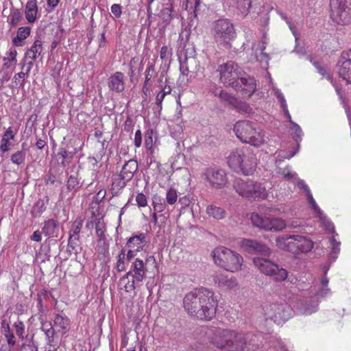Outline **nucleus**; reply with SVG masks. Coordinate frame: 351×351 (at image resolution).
Listing matches in <instances>:
<instances>
[{"label":"nucleus","instance_id":"nucleus-26","mask_svg":"<svg viewBox=\"0 0 351 351\" xmlns=\"http://www.w3.org/2000/svg\"><path fill=\"white\" fill-rule=\"evenodd\" d=\"M43 47L42 41L36 40L33 45L27 51L25 56V61L28 60H36L39 56H41Z\"/></svg>","mask_w":351,"mask_h":351},{"label":"nucleus","instance_id":"nucleus-53","mask_svg":"<svg viewBox=\"0 0 351 351\" xmlns=\"http://www.w3.org/2000/svg\"><path fill=\"white\" fill-rule=\"evenodd\" d=\"M136 283H137L136 280H134V278H132V280H130L128 278V280H126L123 283L121 284H125L124 290L128 293H130L134 291L136 288Z\"/></svg>","mask_w":351,"mask_h":351},{"label":"nucleus","instance_id":"nucleus-39","mask_svg":"<svg viewBox=\"0 0 351 351\" xmlns=\"http://www.w3.org/2000/svg\"><path fill=\"white\" fill-rule=\"evenodd\" d=\"M73 153L67 152L65 149L61 148L58 153V156L62 158L60 165L66 167L73 158Z\"/></svg>","mask_w":351,"mask_h":351},{"label":"nucleus","instance_id":"nucleus-36","mask_svg":"<svg viewBox=\"0 0 351 351\" xmlns=\"http://www.w3.org/2000/svg\"><path fill=\"white\" fill-rule=\"evenodd\" d=\"M274 95L278 99V100L280 103V105H281V108L283 109V110L286 114V117L291 122V121H292L291 117L289 112L287 103H286V101H285L283 94L278 88H274Z\"/></svg>","mask_w":351,"mask_h":351},{"label":"nucleus","instance_id":"nucleus-14","mask_svg":"<svg viewBox=\"0 0 351 351\" xmlns=\"http://www.w3.org/2000/svg\"><path fill=\"white\" fill-rule=\"evenodd\" d=\"M337 67L339 77L351 84V49L341 52Z\"/></svg>","mask_w":351,"mask_h":351},{"label":"nucleus","instance_id":"nucleus-7","mask_svg":"<svg viewBox=\"0 0 351 351\" xmlns=\"http://www.w3.org/2000/svg\"><path fill=\"white\" fill-rule=\"evenodd\" d=\"M213 34L218 45L228 46L236 36L234 25L226 19H219L213 23Z\"/></svg>","mask_w":351,"mask_h":351},{"label":"nucleus","instance_id":"nucleus-64","mask_svg":"<svg viewBox=\"0 0 351 351\" xmlns=\"http://www.w3.org/2000/svg\"><path fill=\"white\" fill-rule=\"evenodd\" d=\"M22 351H38V347L34 342L24 345Z\"/></svg>","mask_w":351,"mask_h":351},{"label":"nucleus","instance_id":"nucleus-23","mask_svg":"<svg viewBox=\"0 0 351 351\" xmlns=\"http://www.w3.org/2000/svg\"><path fill=\"white\" fill-rule=\"evenodd\" d=\"M53 326L57 331L65 334L70 327V319L63 314H56L53 319Z\"/></svg>","mask_w":351,"mask_h":351},{"label":"nucleus","instance_id":"nucleus-44","mask_svg":"<svg viewBox=\"0 0 351 351\" xmlns=\"http://www.w3.org/2000/svg\"><path fill=\"white\" fill-rule=\"evenodd\" d=\"M129 182V180H123V177L121 176V174L117 175L113 178L112 186L114 189L120 190L123 189L126 183Z\"/></svg>","mask_w":351,"mask_h":351},{"label":"nucleus","instance_id":"nucleus-21","mask_svg":"<svg viewBox=\"0 0 351 351\" xmlns=\"http://www.w3.org/2000/svg\"><path fill=\"white\" fill-rule=\"evenodd\" d=\"M213 280L215 285L222 289H232L238 285L236 278H228L223 273L216 274L213 277Z\"/></svg>","mask_w":351,"mask_h":351},{"label":"nucleus","instance_id":"nucleus-48","mask_svg":"<svg viewBox=\"0 0 351 351\" xmlns=\"http://www.w3.org/2000/svg\"><path fill=\"white\" fill-rule=\"evenodd\" d=\"M178 199L177 191L174 189H170L167 191L166 194V201L169 204H174Z\"/></svg>","mask_w":351,"mask_h":351},{"label":"nucleus","instance_id":"nucleus-37","mask_svg":"<svg viewBox=\"0 0 351 351\" xmlns=\"http://www.w3.org/2000/svg\"><path fill=\"white\" fill-rule=\"evenodd\" d=\"M22 14L19 9H13L8 17V23L11 27H16L21 21Z\"/></svg>","mask_w":351,"mask_h":351},{"label":"nucleus","instance_id":"nucleus-30","mask_svg":"<svg viewBox=\"0 0 351 351\" xmlns=\"http://www.w3.org/2000/svg\"><path fill=\"white\" fill-rule=\"evenodd\" d=\"M31 28L29 27H21L18 29L16 36L12 40V42L16 46H22L23 40L26 39L30 34Z\"/></svg>","mask_w":351,"mask_h":351},{"label":"nucleus","instance_id":"nucleus-11","mask_svg":"<svg viewBox=\"0 0 351 351\" xmlns=\"http://www.w3.org/2000/svg\"><path fill=\"white\" fill-rule=\"evenodd\" d=\"M145 263L138 258H136L134 262H132L130 269L120 279V283H123L128 278L131 276L134 278V280H136V282H142L146 276V264L150 261L155 262V258L154 256H149L146 257Z\"/></svg>","mask_w":351,"mask_h":351},{"label":"nucleus","instance_id":"nucleus-27","mask_svg":"<svg viewBox=\"0 0 351 351\" xmlns=\"http://www.w3.org/2000/svg\"><path fill=\"white\" fill-rule=\"evenodd\" d=\"M15 137V133L13 132L12 128H8L3 134L1 140L0 149L3 152H7L10 150V146L12 143L11 140H14Z\"/></svg>","mask_w":351,"mask_h":351},{"label":"nucleus","instance_id":"nucleus-16","mask_svg":"<svg viewBox=\"0 0 351 351\" xmlns=\"http://www.w3.org/2000/svg\"><path fill=\"white\" fill-rule=\"evenodd\" d=\"M234 337H235L234 330L218 328L210 338V342L217 348L227 351L228 342Z\"/></svg>","mask_w":351,"mask_h":351},{"label":"nucleus","instance_id":"nucleus-20","mask_svg":"<svg viewBox=\"0 0 351 351\" xmlns=\"http://www.w3.org/2000/svg\"><path fill=\"white\" fill-rule=\"evenodd\" d=\"M108 88L116 93H121L125 89V76L123 73L117 71L110 76L108 81Z\"/></svg>","mask_w":351,"mask_h":351},{"label":"nucleus","instance_id":"nucleus-61","mask_svg":"<svg viewBox=\"0 0 351 351\" xmlns=\"http://www.w3.org/2000/svg\"><path fill=\"white\" fill-rule=\"evenodd\" d=\"M134 127V121L130 117H127L124 123V130L127 132L132 131Z\"/></svg>","mask_w":351,"mask_h":351},{"label":"nucleus","instance_id":"nucleus-12","mask_svg":"<svg viewBox=\"0 0 351 351\" xmlns=\"http://www.w3.org/2000/svg\"><path fill=\"white\" fill-rule=\"evenodd\" d=\"M202 176L215 189H221L227 183L226 173L222 169L207 168L204 170Z\"/></svg>","mask_w":351,"mask_h":351},{"label":"nucleus","instance_id":"nucleus-47","mask_svg":"<svg viewBox=\"0 0 351 351\" xmlns=\"http://www.w3.org/2000/svg\"><path fill=\"white\" fill-rule=\"evenodd\" d=\"M14 328L16 330V334L19 339L23 340L25 338V324L24 323L18 319L13 324Z\"/></svg>","mask_w":351,"mask_h":351},{"label":"nucleus","instance_id":"nucleus-32","mask_svg":"<svg viewBox=\"0 0 351 351\" xmlns=\"http://www.w3.org/2000/svg\"><path fill=\"white\" fill-rule=\"evenodd\" d=\"M268 229L267 231L278 232L287 227L285 221L280 218H268Z\"/></svg>","mask_w":351,"mask_h":351},{"label":"nucleus","instance_id":"nucleus-60","mask_svg":"<svg viewBox=\"0 0 351 351\" xmlns=\"http://www.w3.org/2000/svg\"><path fill=\"white\" fill-rule=\"evenodd\" d=\"M74 226H75V227L72 230V233H70V235L79 236V233L80 232V230L82 227V220L75 221L74 223Z\"/></svg>","mask_w":351,"mask_h":351},{"label":"nucleus","instance_id":"nucleus-33","mask_svg":"<svg viewBox=\"0 0 351 351\" xmlns=\"http://www.w3.org/2000/svg\"><path fill=\"white\" fill-rule=\"evenodd\" d=\"M250 220L254 226L267 230L268 229V217L252 213Z\"/></svg>","mask_w":351,"mask_h":351},{"label":"nucleus","instance_id":"nucleus-9","mask_svg":"<svg viewBox=\"0 0 351 351\" xmlns=\"http://www.w3.org/2000/svg\"><path fill=\"white\" fill-rule=\"evenodd\" d=\"M266 319L273 320L277 324H281L291 316V309L285 304H271L263 307Z\"/></svg>","mask_w":351,"mask_h":351},{"label":"nucleus","instance_id":"nucleus-35","mask_svg":"<svg viewBox=\"0 0 351 351\" xmlns=\"http://www.w3.org/2000/svg\"><path fill=\"white\" fill-rule=\"evenodd\" d=\"M206 213L216 219H222L226 217V211L223 208L214 205H210L206 208Z\"/></svg>","mask_w":351,"mask_h":351},{"label":"nucleus","instance_id":"nucleus-28","mask_svg":"<svg viewBox=\"0 0 351 351\" xmlns=\"http://www.w3.org/2000/svg\"><path fill=\"white\" fill-rule=\"evenodd\" d=\"M297 239V254L300 253H307L310 252L313 247V243L311 240L301 236L298 235Z\"/></svg>","mask_w":351,"mask_h":351},{"label":"nucleus","instance_id":"nucleus-3","mask_svg":"<svg viewBox=\"0 0 351 351\" xmlns=\"http://www.w3.org/2000/svg\"><path fill=\"white\" fill-rule=\"evenodd\" d=\"M256 157L251 149L243 147L230 153L228 163L230 168L240 171L244 175L252 174L256 167Z\"/></svg>","mask_w":351,"mask_h":351},{"label":"nucleus","instance_id":"nucleus-13","mask_svg":"<svg viewBox=\"0 0 351 351\" xmlns=\"http://www.w3.org/2000/svg\"><path fill=\"white\" fill-rule=\"evenodd\" d=\"M147 237L146 233L141 232L128 239L126 243V246L128 247V252L126 254L128 261L134 258L137 252L143 250L147 243Z\"/></svg>","mask_w":351,"mask_h":351},{"label":"nucleus","instance_id":"nucleus-52","mask_svg":"<svg viewBox=\"0 0 351 351\" xmlns=\"http://www.w3.org/2000/svg\"><path fill=\"white\" fill-rule=\"evenodd\" d=\"M96 234L100 239H104V232L106 231L104 223L99 220L95 223Z\"/></svg>","mask_w":351,"mask_h":351},{"label":"nucleus","instance_id":"nucleus-41","mask_svg":"<svg viewBox=\"0 0 351 351\" xmlns=\"http://www.w3.org/2000/svg\"><path fill=\"white\" fill-rule=\"evenodd\" d=\"M125 251L124 250H121V251L118 254L117 256V264H116V269L117 271L121 272L125 269Z\"/></svg>","mask_w":351,"mask_h":351},{"label":"nucleus","instance_id":"nucleus-6","mask_svg":"<svg viewBox=\"0 0 351 351\" xmlns=\"http://www.w3.org/2000/svg\"><path fill=\"white\" fill-rule=\"evenodd\" d=\"M233 188L239 195L249 199H265L267 196L265 186L261 183L250 179H235L233 182Z\"/></svg>","mask_w":351,"mask_h":351},{"label":"nucleus","instance_id":"nucleus-18","mask_svg":"<svg viewBox=\"0 0 351 351\" xmlns=\"http://www.w3.org/2000/svg\"><path fill=\"white\" fill-rule=\"evenodd\" d=\"M298 235L282 236L276 239V245L281 250L297 254V239Z\"/></svg>","mask_w":351,"mask_h":351},{"label":"nucleus","instance_id":"nucleus-2","mask_svg":"<svg viewBox=\"0 0 351 351\" xmlns=\"http://www.w3.org/2000/svg\"><path fill=\"white\" fill-rule=\"evenodd\" d=\"M217 72L221 83L241 92L243 97H250L254 93L255 80L247 75L235 62L228 60L219 64Z\"/></svg>","mask_w":351,"mask_h":351},{"label":"nucleus","instance_id":"nucleus-17","mask_svg":"<svg viewBox=\"0 0 351 351\" xmlns=\"http://www.w3.org/2000/svg\"><path fill=\"white\" fill-rule=\"evenodd\" d=\"M241 246L251 254H260L266 256L271 252L270 249L266 245L255 240L243 239L241 241Z\"/></svg>","mask_w":351,"mask_h":351},{"label":"nucleus","instance_id":"nucleus-59","mask_svg":"<svg viewBox=\"0 0 351 351\" xmlns=\"http://www.w3.org/2000/svg\"><path fill=\"white\" fill-rule=\"evenodd\" d=\"M8 56L7 57H5L3 58V60H10V62H16V55H17V52H16V50L14 49H10L8 53H7Z\"/></svg>","mask_w":351,"mask_h":351},{"label":"nucleus","instance_id":"nucleus-38","mask_svg":"<svg viewBox=\"0 0 351 351\" xmlns=\"http://www.w3.org/2000/svg\"><path fill=\"white\" fill-rule=\"evenodd\" d=\"M26 153L24 150H19L11 155V162L17 165H21L25 162Z\"/></svg>","mask_w":351,"mask_h":351},{"label":"nucleus","instance_id":"nucleus-29","mask_svg":"<svg viewBox=\"0 0 351 351\" xmlns=\"http://www.w3.org/2000/svg\"><path fill=\"white\" fill-rule=\"evenodd\" d=\"M230 6L236 8L241 14L246 15L251 8L252 0H227Z\"/></svg>","mask_w":351,"mask_h":351},{"label":"nucleus","instance_id":"nucleus-54","mask_svg":"<svg viewBox=\"0 0 351 351\" xmlns=\"http://www.w3.org/2000/svg\"><path fill=\"white\" fill-rule=\"evenodd\" d=\"M79 181L75 176H70L67 181V188L69 190L75 189L78 187Z\"/></svg>","mask_w":351,"mask_h":351},{"label":"nucleus","instance_id":"nucleus-40","mask_svg":"<svg viewBox=\"0 0 351 351\" xmlns=\"http://www.w3.org/2000/svg\"><path fill=\"white\" fill-rule=\"evenodd\" d=\"M156 75V72L155 70V66L152 63H149L147 68L145 71V85H150L151 84V80L152 77H155Z\"/></svg>","mask_w":351,"mask_h":351},{"label":"nucleus","instance_id":"nucleus-4","mask_svg":"<svg viewBox=\"0 0 351 351\" xmlns=\"http://www.w3.org/2000/svg\"><path fill=\"white\" fill-rule=\"evenodd\" d=\"M215 263L225 270L237 272L241 269L243 257L236 252L224 247H219L213 252Z\"/></svg>","mask_w":351,"mask_h":351},{"label":"nucleus","instance_id":"nucleus-19","mask_svg":"<svg viewBox=\"0 0 351 351\" xmlns=\"http://www.w3.org/2000/svg\"><path fill=\"white\" fill-rule=\"evenodd\" d=\"M235 337L231 338V340L228 342L227 351H244L247 340L251 336L250 334L244 335L234 331Z\"/></svg>","mask_w":351,"mask_h":351},{"label":"nucleus","instance_id":"nucleus-15","mask_svg":"<svg viewBox=\"0 0 351 351\" xmlns=\"http://www.w3.org/2000/svg\"><path fill=\"white\" fill-rule=\"evenodd\" d=\"M330 18L338 25H346L351 23V8L349 5L332 6Z\"/></svg>","mask_w":351,"mask_h":351},{"label":"nucleus","instance_id":"nucleus-25","mask_svg":"<svg viewBox=\"0 0 351 351\" xmlns=\"http://www.w3.org/2000/svg\"><path fill=\"white\" fill-rule=\"evenodd\" d=\"M43 232L48 237H58L59 223L53 219L46 221L43 228Z\"/></svg>","mask_w":351,"mask_h":351},{"label":"nucleus","instance_id":"nucleus-51","mask_svg":"<svg viewBox=\"0 0 351 351\" xmlns=\"http://www.w3.org/2000/svg\"><path fill=\"white\" fill-rule=\"evenodd\" d=\"M306 196H307V199L308 200V203L310 204V205L311 206V207L314 210V211L317 213V215L319 217H321L322 215H323L322 211L320 210V208L317 205L315 201L314 200V199L311 193H308V194L306 195Z\"/></svg>","mask_w":351,"mask_h":351},{"label":"nucleus","instance_id":"nucleus-58","mask_svg":"<svg viewBox=\"0 0 351 351\" xmlns=\"http://www.w3.org/2000/svg\"><path fill=\"white\" fill-rule=\"evenodd\" d=\"M314 66L317 69V71L322 75V76H326V77L328 80H330V76L327 73L326 70L322 67L320 64L317 61H313L312 62Z\"/></svg>","mask_w":351,"mask_h":351},{"label":"nucleus","instance_id":"nucleus-50","mask_svg":"<svg viewBox=\"0 0 351 351\" xmlns=\"http://www.w3.org/2000/svg\"><path fill=\"white\" fill-rule=\"evenodd\" d=\"M172 8H163L159 14V16L162 19L163 22H169L171 19Z\"/></svg>","mask_w":351,"mask_h":351},{"label":"nucleus","instance_id":"nucleus-56","mask_svg":"<svg viewBox=\"0 0 351 351\" xmlns=\"http://www.w3.org/2000/svg\"><path fill=\"white\" fill-rule=\"evenodd\" d=\"M25 75L23 72H19L14 75L13 81L16 86H23L24 84V78Z\"/></svg>","mask_w":351,"mask_h":351},{"label":"nucleus","instance_id":"nucleus-1","mask_svg":"<svg viewBox=\"0 0 351 351\" xmlns=\"http://www.w3.org/2000/svg\"><path fill=\"white\" fill-rule=\"evenodd\" d=\"M183 306L189 315L210 320L215 315L217 300L213 291L206 288L195 289L185 295Z\"/></svg>","mask_w":351,"mask_h":351},{"label":"nucleus","instance_id":"nucleus-42","mask_svg":"<svg viewBox=\"0 0 351 351\" xmlns=\"http://www.w3.org/2000/svg\"><path fill=\"white\" fill-rule=\"evenodd\" d=\"M291 127L290 128V130L291 132V134L293 135L295 140L298 142L301 141L302 136V130L299 125L296 123L291 121Z\"/></svg>","mask_w":351,"mask_h":351},{"label":"nucleus","instance_id":"nucleus-34","mask_svg":"<svg viewBox=\"0 0 351 351\" xmlns=\"http://www.w3.org/2000/svg\"><path fill=\"white\" fill-rule=\"evenodd\" d=\"M250 220L254 226L267 230L268 229V217L252 213Z\"/></svg>","mask_w":351,"mask_h":351},{"label":"nucleus","instance_id":"nucleus-46","mask_svg":"<svg viewBox=\"0 0 351 351\" xmlns=\"http://www.w3.org/2000/svg\"><path fill=\"white\" fill-rule=\"evenodd\" d=\"M318 307V303L315 301H312L309 303H306L303 306L302 309V313L305 315H311L313 313L317 311Z\"/></svg>","mask_w":351,"mask_h":351},{"label":"nucleus","instance_id":"nucleus-24","mask_svg":"<svg viewBox=\"0 0 351 351\" xmlns=\"http://www.w3.org/2000/svg\"><path fill=\"white\" fill-rule=\"evenodd\" d=\"M38 5L36 0L27 1L25 8V16L29 23H34L37 19Z\"/></svg>","mask_w":351,"mask_h":351},{"label":"nucleus","instance_id":"nucleus-62","mask_svg":"<svg viewBox=\"0 0 351 351\" xmlns=\"http://www.w3.org/2000/svg\"><path fill=\"white\" fill-rule=\"evenodd\" d=\"M4 336L6 338L7 343L9 346H13L16 344V338L12 332L5 333Z\"/></svg>","mask_w":351,"mask_h":351},{"label":"nucleus","instance_id":"nucleus-10","mask_svg":"<svg viewBox=\"0 0 351 351\" xmlns=\"http://www.w3.org/2000/svg\"><path fill=\"white\" fill-rule=\"evenodd\" d=\"M193 47H188L179 56L180 70L182 75H187L189 73H195L199 69V63L195 57Z\"/></svg>","mask_w":351,"mask_h":351},{"label":"nucleus","instance_id":"nucleus-31","mask_svg":"<svg viewBox=\"0 0 351 351\" xmlns=\"http://www.w3.org/2000/svg\"><path fill=\"white\" fill-rule=\"evenodd\" d=\"M41 330L45 332L48 343H51L54 341L55 328L51 322L40 320Z\"/></svg>","mask_w":351,"mask_h":351},{"label":"nucleus","instance_id":"nucleus-57","mask_svg":"<svg viewBox=\"0 0 351 351\" xmlns=\"http://www.w3.org/2000/svg\"><path fill=\"white\" fill-rule=\"evenodd\" d=\"M136 201L139 207H145L147 204L146 196L142 193L137 194Z\"/></svg>","mask_w":351,"mask_h":351},{"label":"nucleus","instance_id":"nucleus-45","mask_svg":"<svg viewBox=\"0 0 351 351\" xmlns=\"http://www.w3.org/2000/svg\"><path fill=\"white\" fill-rule=\"evenodd\" d=\"M330 242L331 245L330 258L335 261L340 251V242L337 241L334 237L330 239Z\"/></svg>","mask_w":351,"mask_h":351},{"label":"nucleus","instance_id":"nucleus-8","mask_svg":"<svg viewBox=\"0 0 351 351\" xmlns=\"http://www.w3.org/2000/svg\"><path fill=\"white\" fill-rule=\"evenodd\" d=\"M253 263L261 273L276 281H284L287 278L288 272L285 269L267 258L256 257L253 258Z\"/></svg>","mask_w":351,"mask_h":351},{"label":"nucleus","instance_id":"nucleus-49","mask_svg":"<svg viewBox=\"0 0 351 351\" xmlns=\"http://www.w3.org/2000/svg\"><path fill=\"white\" fill-rule=\"evenodd\" d=\"M219 98L230 104H235L237 102L236 98L232 94L227 93L225 90H221L219 95Z\"/></svg>","mask_w":351,"mask_h":351},{"label":"nucleus","instance_id":"nucleus-22","mask_svg":"<svg viewBox=\"0 0 351 351\" xmlns=\"http://www.w3.org/2000/svg\"><path fill=\"white\" fill-rule=\"evenodd\" d=\"M138 162L135 160H130L125 163L120 172L121 176L123 177L125 180H131L134 173L138 170Z\"/></svg>","mask_w":351,"mask_h":351},{"label":"nucleus","instance_id":"nucleus-55","mask_svg":"<svg viewBox=\"0 0 351 351\" xmlns=\"http://www.w3.org/2000/svg\"><path fill=\"white\" fill-rule=\"evenodd\" d=\"M319 217L320 218L322 223L324 226L326 230H328V232L334 231L335 227L333 224L326 219V216L324 214L323 215Z\"/></svg>","mask_w":351,"mask_h":351},{"label":"nucleus","instance_id":"nucleus-63","mask_svg":"<svg viewBox=\"0 0 351 351\" xmlns=\"http://www.w3.org/2000/svg\"><path fill=\"white\" fill-rule=\"evenodd\" d=\"M111 12L117 18H119L122 13L121 5L119 4H113L111 6Z\"/></svg>","mask_w":351,"mask_h":351},{"label":"nucleus","instance_id":"nucleus-43","mask_svg":"<svg viewBox=\"0 0 351 351\" xmlns=\"http://www.w3.org/2000/svg\"><path fill=\"white\" fill-rule=\"evenodd\" d=\"M45 203L43 200H38L32 210V215L34 217H37L41 215V214L45 210Z\"/></svg>","mask_w":351,"mask_h":351},{"label":"nucleus","instance_id":"nucleus-5","mask_svg":"<svg viewBox=\"0 0 351 351\" xmlns=\"http://www.w3.org/2000/svg\"><path fill=\"white\" fill-rule=\"evenodd\" d=\"M234 132L241 142L255 147L261 145L265 141L262 131L257 130L254 124L249 121L237 122L234 126Z\"/></svg>","mask_w":351,"mask_h":351}]
</instances>
